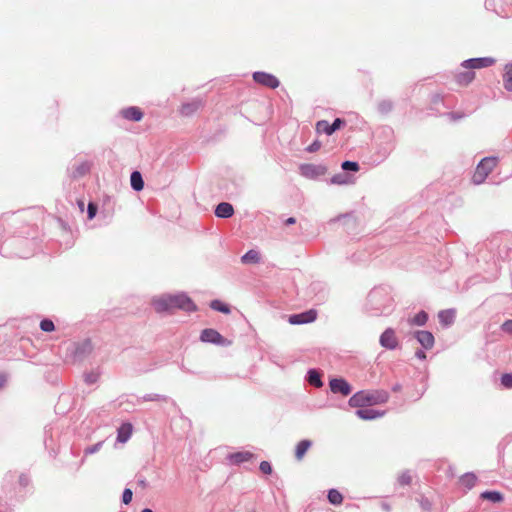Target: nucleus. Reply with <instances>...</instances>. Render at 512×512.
Here are the masks:
<instances>
[{
  "label": "nucleus",
  "instance_id": "nucleus-23",
  "mask_svg": "<svg viewBox=\"0 0 512 512\" xmlns=\"http://www.w3.org/2000/svg\"><path fill=\"white\" fill-rule=\"evenodd\" d=\"M322 372L319 369L316 368H310L308 369L305 380L313 387L315 388H321L324 385V382L322 380Z\"/></svg>",
  "mask_w": 512,
  "mask_h": 512
},
{
  "label": "nucleus",
  "instance_id": "nucleus-2",
  "mask_svg": "<svg viewBox=\"0 0 512 512\" xmlns=\"http://www.w3.org/2000/svg\"><path fill=\"white\" fill-rule=\"evenodd\" d=\"M366 311L372 316L389 314L393 309L391 289L387 286L374 287L367 296Z\"/></svg>",
  "mask_w": 512,
  "mask_h": 512
},
{
  "label": "nucleus",
  "instance_id": "nucleus-47",
  "mask_svg": "<svg viewBox=\"0 0 512 512\" xmlns=\"http://www.w3.org/2000/svg\"><path fill=\"white\" fill-rule=\"evenodd\" d=\"M259 469L263 474L267 475H270L273 472L271 463L266 460L260 462Z\"/></svg>",
  "mask_w": 512,
  "mask_h": 512
},
{
  "label": "nucleus",
  "instance_id": "nucleus-20",
  "mask_svg": "<svg viewBox=\"0 0 512 512\" xmlns=\"http://www.w3.org/2000/svg\"><path fill=\"white\" fill-rule=\"evenodd\" d=\"M234 207L229 202H220L218 205L215 206L214 214L216 217L221 219H228L231 218L234 215Z\"/></svg>",
  "mask_w": 512,
  "mask_h": 512
},
{
  "label": "nucleus",
  "instance_id": "nucleus-21",
  "mask_svg": "<svg viewBox=\"0 0 512 512\" xmlns=\"http://www.w3.org/2000/svg\"><path fill=\"white\" fill-rule=\"evenodd\" d=\"M120 113L124 119L133 122H140L144 117L143 111L137 106H129L124 108Z\"/></svg>",
  "mask_w": 512,
  "mask_h": 512
},
{
  "label": "nucleus",
  "instance_id": "nucleus-58",
  "mask_svg": "<svg viewBox=\"0 0 512 512\" xmlns=\"http://www.w3.org/2000/svg\"><path fill=\"white\" fill-rule=\"evenodd\" d=\"M448 115H449L450 117H452L453 119H460V118L462 117V115L457 114V113H455V112H450V113H448Z\"/></svg>",
  "mask_w": 512,
  "mask_h": 512
},
{
  "label": "nucleus",
  "instance_id": "nucleus-37",
  "mask_svg": "<svg viewBox=\"0 0 512 512\" xmlns=\"http://www.w3.org/2000/svg\"><path fill=\"white\" fill-rule=\"evenodd\" d=\"M394 108V103L390 99H383L378 103L377 110L382 115L389 114Z\"/></svg>",
  "mask_w": 512,
  "mask_h": 512
},
{
  "label": "nucleus",
  "instance_id": "nucleus-13",
  "mask_svg": "<svg viewBox=\"0 0 512 512\" xmlns=\"http://www.w3.org/2000/svg\"><path fill=\"white\" fill-rule=\"evenodd\" d=\"M92 164L89 161L73 163L67 168V173L71 179H79L87 175L91 170Z\"/></svg>",
  "mask_w": 512,
  "mask_h": 512
},
{
  "label": "nucleus",
  "instance_id": "nucleus-35",
  "mask_svg": "<svg viewBox=\"0 0 512 512\" xmlns=\"http://www.w3.org/2000/svg\"><path fill=\"white\" fill-rule=\"evenodd\" d=\"M210 308L213 309L214 311L221 312L223 314L231 313L230 306L219 299L212 300L210 302Z\"/></svg>",
  "mask_w": 512,
  "mask_h": 512
},
{
  "label": "nucleus",
  "instance_id": "nucleus-1",
  "mask_svg": "<svg viewBox=\"0 0 512 512\" xmlns=\"http://www.w3.org/2000/svg\"><path fill=\"white\" fill-rule=\"evenodd\" d=\"M152 305L158 313L169 312L173 309H179L187 313L196 312L198 310L197 305L185 292L164 294L154 298Z\"/></svg>",
  "mask_w": 512,
  "mask_h": 512
},
{
  "label": "nucleus",
  "instance_id": "nucleus-44",
  "mask_svg": "<svg viewBox=\"0 0 512 512\" xmlns=\"http://www.w3.org/2000/svg\"><path fill=\"white\" fill-rule=\"evenodd\" d=\"M97 212H98L97 203L90 201L87 206V218L89 220H92L97 215Z\"/></svg>",
  "mask_w": 512,
  "mask_h": 512
},
{
  "label": "nucleus",
  "instance_id": "nucleus-26",
  "mask_svg": "<svg viewBox=\"0 0 512 512\" xmlns=\"http://www.w3.org/2000/svg\"><path fill=\"white\" fill-rule=\"evenodd\" d=\"M313 442L309 439L300 440L295 447V458L297 461H301L308 450L312 447Z\"/></svg>",
  "mask_w": 512,
  "mask_h": 512
},
{
  "label": "nucleus",
  "instance_id": "nucleus-16",
  "mask_svg": "<svg viewBox=\"0 0 512 512\" xmlns=\"http://www.w3.org/2000/svg\"><path fill=\"white\" fill-rule=\"evenodd\" d=\"M331 222H342V225L348 233L353 232L357 227V217L354 212L341 214L331 219Z\"/></svg>",
  "mask_w": 512,
  "mask_h": 512
},
{
  "label": "nucleus",
  "instance_id": "nucleus-38",
  "mask_svg": "<svg viewBox=\"0 0 512 512\" xmlns=\"http://www.w3.org/2000/svg\"><path fill=\"white\" fill-rule=\"evenodd\" d=\"M168 397L158 393H150L145 394L142 397H136V402L140 403L141 401H168Z\"/></svg>",
  "mask_w": 512,
  "mask_h": 512
},
{
  "label": "nucleus",
  "instance_id": "nucleus-56",
  "mask_svg": "<svg viewBox=\"0 0 512 512\" xmlns=\"http://www.w3.org/2000/svg\"><path fill=\"white\" fill-rule=\"evenodd\" d=\"M6 381H7L6 375L3 373H0V389L4 387Z\"/></svg>",
  "mask_w": 512,
  "mask_h": 512
},
{
  "label": "nucleus",
  "instance_id": "nucleus-34",
  "mask_svg": "<svg viewBox=\"0 0 512 512\" xmlns=\"http://www.w3.org/2000/svg\"><path fill=\"white\" fill-rule=\"evenodd\" d=\"M327 499L331 505L338 506L343 502V495L335 488H331L327 492Z\"/></svg>",
  "mask_w": 512,
  "mask_h": 512
},
{
  "label": "nucleus",
  "instance_id": "nucleus-12",
  "mask_svg": "<svg viewBox=\"0 0 512 512\" xmlns=\"http://www.w3.org/2000/svg\"><path fill=\"white\" fill-rule=\"evenodd\" d=\"M329 388L333 394L348 396L352 393L351 384L343 377H334L329 380Z\"/></svg>",
  "mask_w": 512,
  "mask_h": 512
},
{
  "label": "nucleus",
  "instance_id": "nucleus-19",
  "mask_svg": "<svg viewBox=\"0 0 512 512\" xmlns=\"http://www.w3.org/2000/svg\"><path fill=\"white\" fill-rule=\"evenodd\" d=\"M255 458V454L249 451H238L230 453L227 456V460L231 465H240L244 462L251 461Z\"/></svg>",
  "mask_w": 512,
  "mask_h": 512
},
{
  "label": "nucleus",
  "instance_id": "nucleus-50",
  "mask_svg": "<svg viewBox=\"0 0 512 512\" xmlns=\"http://www.w3.org/2000/svg\"><path fill=\"white\" fill-rule=\"evenodd\" d=\"M136 477L138 486H140L142 489H146L148 487L146 478L140 474H137Z\"/></svg>",
  "mask_w": 512,
  "mask_h": 512
},
{
  "label": "nucleus",
  "instance_id": "nucleus-15",
  "mask_svg": "<svg viewBox=\"0 0 512 512\" xmlns=\"http://www.w3.org/2000/svg\"><path fill=\"white\" fill-rule=\"evenodd\" d=\"M380 345L387 350H395L398 347V340L393 328H386L379 338Z\"/></svg>",
  "mask_w": 512,
  "mask_h": 512
},
{
  "label": "nucleus",
  "instance_id": "nucleus-24",
  "mask_svg": "<svg viewBox=\"0 0 512 512\" xmlns=\"http://www.w3.org/2000/svg\"><path fill=\"white\" fill-rule=\"evenodd\" d=\"M455 316L456 310L454 308L441 310L438 313L439 322L443 327H450L455 321Z\"/></svg>",
  "mask_w": 512,
  "mask_h": 512
},
{
  "label": "nucleus",
  "instance_id": "nucleus-28",
  "mask_svg": "<svg viewBox=\"0 0 512 512\" xmlns=\"http://www.w3.org/2000/svg\"><path fill=\"white\" fill-rule=\"evenodd\" d=\"M480 498L483 500L490 501L494 504L501 503L504 500V496L497 490H486L480 494Z\"/></svg>",
  "mask_w": 512,
  "mask_h": 512
},
{
  "label": "nucleus",
  "instance_id": "nucleus-18",
  "mask_svg": "<svg viewBox=\"0 0 512 512\" xmlns=\"http://www.w3.org/2000/svg\"><path fill=\"white\" fill-rule=\"evenodd\" d=\"M355 415L362 420L370 421L383 417L385 415V411L370 407H362L355 411Z\"/></svg>",
  "mask_w": 512,
  "mask_h": 512
},
{
  "label": "nucleus",
  "instance_id": "nucleus-55",
  "mask_svg": "<svg viewBox=\"0 0 512 512\" xmlns=\"http://www.w3.org/2000/svg\"><path fill=\"white\" fill-rule=\"evenodd\" d=\"M381 509L385 512H390L391 511V506L389 503L387 502H382L381 503Z\"/></svg>",
  "mask_w": 512,
  "mask_h": 512
},
{
  "label": "nucleus",
  "instance_id": "nucleus-62",
  "mask_svg": "<svg viewBox=\"0 0 512 512\" xmlns=\"http://www.w3.org/2000/svg\"><path fill=\"white\" fill-rule=\"evenodd\" d=\"M318 287H320V283H314L312 284V289L316 290Z\"/></svg>",
  "mask_w": 512,
  "mask_h": 512
},
{
  "label": "nucleus",
  "instance_id": "nucleus-52",
  "mask_svg": "<svg viewBox=\"0 0 512 512\" xmlns=\"http://www.w3.org/2000/svg\"><path fill=\"white\" fill-rule=\"evenodd\" d=\"M29 482H30V479H29V477L27 475L21 474L19 476V484H20V486L26 487V486H28Z\"/></svg>",
  "mask_w": 512,
  "mask_h": 512
},
{
  "label": "nucleus",
  "instance_id": "nucleus-10",
  "mask_svg": "<svg viewBox=\"0 0 512 512\" xmlns=\"http://www.w3.org/2000/svg\"><path fill=\"white\" fill-rule=\"evenodd\" d=\"M253 81L270 89H276L280 85L279 79L268 72L255 71L252 74Z\"/></svg>",
  "mask_w": 512,
  "mask_h": 512
},
{
  "label": "nucleus",
  "instance_id": "nucleus-60",
  "mask_svg": "<svg viewBox=\"0 0 512 512\" xmlns=\"http://www.w3.org/2000/svg\"><path fill=\"white\" fill-rule=\"evenodd\" d=\"M181 370L185 373H190V374H194L193 371H191L190 369L186 368L184 365L181 366Z\"/></svg>",
  "mask_w": 512,
  "mask_h": 512
},
{
  "label": "nucleus",
  "instance_id": "nucleus-63",
  "mask_svg": "<svg viewBox=\"0 0 512 512\" xmlns=\"http://www.w3.org/2000/svg\"><path fill=\"white\" fill-rule=\"evenodd\" d=\"M141 512H154V511L150 508H144Z\"/></svg>",
  "mask_w": 512,
  "mask_h": 512
},
{
  "label": "nucleus",
  "instance_id": "nucleus-54",
  "mask_svg": "<svg viewBox=\"0 0 512 512\" xmlns=\"http://www.w3.org/2000/svg\"><path fill=\"white\" fill-rule=\"evenodd\" d=\"M296 223V218L295 217H289L287 218L285 221H284V224L286 226H291V225H294Z\"/></svg>",
  "mask_w": 512,
  "mask_h": 512
},
{
  "label": "nucleus",
  "instance_id": "nucleus-61",
  "mask_svg": "<svg viewBox=\"0 0 512 512\" xmlns=\"http://www.w3.org/2000/svg\"><path fill=\"white\" fill-rule=\"evenodd\" d=\"M49 431H50V429H48L47 427H45V437H47V435H48ZM44 443H45V445H47V438H45Z\"/></svg>",
  "mask_w": 512,
  "mask_h": 512
},
{
  "label": "nucleus",
  "instance_id": "nucleus-46",
  "mask_svg": "<svg viewBox=\"0 0 512 512\" xmlns=\"http://www.w3.org/2000/svg\"><path fill=\"white\" fill-rule=\"evenodd\" d=\"M501 385L507 389L512 388V373H504L500 378Z\"/></svg>",
  "mask_w": 512,
  "mask_h": 512
},
{
  "label": "nucleus",
  "instance_id": "nucleus-59",
  "mask_svg": "<svg viewBox=\"0 0 512 512\" xmlns=\"http://www.w3.org/2000/svg\"><path fill=\"white\" fill-rule=\"evenodd\" d=\"M422 507L424 509H428L430 507V503L427 499L422 502Z\"/></svg>",
  "mask_w": 512,
  "mask_h": 512
},
{
  "label": "nucleus",
  "instance_id": "nucleus-42",
  "mask_svg": "<svg viewBox=\"0 0 512 512\" xmlns=\"http://www.w3.org/2000/svg\"><path fill=\"white\" fill-rule=\"evenodd\" d=\"M99 376V373L94 371L86 372L84 373V382L87 385H93L98 381Z\"/></svg>",
  "mask_w": 512,
  "mask_h": 512
},
{
  "label": "nucleus",
  "instance_id": "nucleus-32",
  "mask_svg": "<svg viewBox=\"0 0 512 512\" xmlns=\"http://www.w3.org/2000/svg\"><path fill=\"white\" fill-rule=\"evenodd\" d=\"M353 182V177L347 173L341 172L333 175L330 179L331 184L347 185Z\"/></svg>",
  "mask_w": 512,
  "mask_h": 512
},
{
  "label": "nucleus",
  "instance_id": "nucleus-14",
  "mask_svg": "<svg viewBox=\"0 0 512 512\" xmlns=\"http://www.w3.org/2000/svg\"><path fill=\"white\" fill-rule=\"evenodd\" d=\"M496 62L493 57H477L464 60L461 64L466 69H481L492 66Z\"/></svg>",
  "mask_w": 512,
  "mask_h": 512
},
{
  "label": "nucleus",
  "instance_id": "nucleus-22",
  "mask_svg": "<svg viewBox=\"0 0 512 512\" xmlns=\"http://www.w3.org/2000/svg\"><path fill=\"white\" fill-rule=\"evenodd\" d=\"M203 105L204 102L201 99L195 98L190 102L183 103L180 108V113L183 116H191L203 107Z\"/></svg>",
  "mask_w": 512,
  "mask_h": 512
},
{
  "label": "nucleus",
  "instance_id": "nucleus-40",
  "mask_svg": "<svg viewBox=\"0 0 512 512\" xmlns=\"http://www.w3.org/2000/svg\"><path fill=\"white\" fill-rule=\"evenodd\" d=\"M341 168L344 173L357 172L360 169V165L357 161L345 160L341 164Z\"/></svg>",
  "mask_w": 512,
  "mask_h": 512
},
{
  "label": "nucleus",
  "instance_id": "nucleus-48",
  "mask_svg": "<svg viewBox=\"0 0 512 512\" xmlns=\"http://www.w3.org/2000/svg\"><path fill=\"white\" fill-rule=\"evenodd\" d=\"M501 331L508 334V335H512V319H507L505 320L501 327H500Z\"/></svg>",
  "mask_w": 512,
  "mask_h": 512
},
{
  "label": "nucleus",
  "instance_id": "nucleus-5",
  "mask_svg": "<svg viewBox=\"0 0 512 512\" xmlns=\"http://www.w3.org/2000/svg\"><path fill=\"white\" fill-rule=\"evenodd\" d=\"M30 244H33V242L31 240L24 239V238H12V239L6 240L2 243V245L0 246V252L2 255L7 256V257L15 256V257H19V258H28L33 254L32 251L25 252V251L17 250V251L12 252V251H9V249L14 246L15 247H24V246H27Z\"/></svg>",
  "mask_w": 512,
  "mask_h": 512
},
{
  "label": "nucleus",
  "instance_id": "nucleus-43",
  "mask_svg": "<svg viewBox=\"0 0 512 512\" xmlns=\"http://www.w3.org/2000/svg\"><path fill=\"white\" fill-rule=\"evenodd\" d=\"M412 482V477L409 473V471H404L400 474V476L398 477V483L401 485V486H408L410 485Z\"/></svg>",
  "mask_w": 512,
  "mask_h": 512
},
{
  "label": "nucleus",
  "instance_id": "nucleus-7",
  "mask_svg": "<svg viewBox=\"0 0 512 512\" xmlns=\"http://www.w3.org/2000/svg\"><path fill=\"white\" fill-rule=\"evenodd\" d=\"M200 340L204 343H210L221 347H228L232 341L221 335L216 329L205 328L201 331Z\"/></svg>",
  "mask_w": 512,
  "mask_h": 512
},
{
  "label": "nucleus",
  "instance_id": "nucleus-30",
  "mask_svg": "<svg viewBox=\"0 0 512 512\" xmlns=\"http://www.w3.org/2000/svg\"><path fill=\"white\" fill-rule=\"evenodd\" d=\"M459 482L467 490H471L477 482V476L473 472H466L460 478Z\"/></svg>",
  "mask_w": 512,
  "mask_h": 512
},
{
  "label": "nucleus",
  "instance_id": "nucleus-11",
  "mask_svg": "<svg viewBox=\"0 0 512 512\" xmlns=\"http://www.w3.org/2000/svg\"><path fill=\"white\" fill-rule=\"evenodd\" d=\"M318 312L315 309L289 315L288 322L291 325H302L314 322L317 319Z\"/></svg>",
  "mask_w": 512,
  "mask_h": 512
},
{
  "label": "nucleus",
  "instance_id": "nucleus-53",
  "mask_svg": "<svg viewBox=\"0 0 512 512\" xmlns=\"http://www.w3.org/2000/svg\"><path fill=\"white\" fill-rule=\"evenodd\" d=\"M415 357L419 360H425L426 359V352L424 349H418L415 352Z\"/></svg>",
  "mask_w": 512,
  "mask_h": 512
},
{
  "label": "nucleus",
  "instance_id": "nucleus-51",
  "mask_svg": "<svg viewBox=\"0 0 512 512\" xmlns=\"http://www.w3.org/2000/svg\"><path fill=\"white\" fill-rule=\"evenodd\" d=\"M443 103V98L441 95L439 94H434L432 95L431 97V104L434 105V106H437L439 104H442Z\"/></svg>",
  "mask_w": 512,
  "mask_h": 512
},
{
  "label": "nucleus",
  "instance_id": "nucleus-36",
  "mask_svg": "<svg viewBox=\"0 0 512 512\" xmlns=\"http://www.w3.org/2000/svg\"><path fill=\"white\" fill-rule=\"evenodd\" d=\"M429 319L428 313L424 310L419 311L409 320L410 324L416 326H424Z\"/></svg>",
  "mask_w": 512,
  "mask_h": 512
},
{
  "label": "nucleus",
  "instance_id": "nucleus-41",
  "mask_svg": "<svg viewBox=\"0 0 512 512\" xmlns=\"http://www.w3.org/2000/svg\"><path fill=\"white\" fill-rule=\"evenodd\" d=\"M39 326L43 332H53L55 330L54 322L50 318H43Z\"/></svg>",
  "mask_w": 512,
  "mask_h": 512
},
{
  "label": "nucleus",
  "instance_id": "nucleus-6",
  "mask_svg": "<svg viewBox=\"0 0 512 512\" xmlns=\"http://www.w3.org/2000/svg\"><path fill=\"white\" fill-rule=\"evenodd\" d=\"M497 157L489 156L484 157L478 163L476 170L473 174L472 180L475 184H481L485 181L489 173L496 166Z\"/></svg>",
  "mask_w": 512,
  "mask_h": 512
},
{
  "label": "nucleus",
  "instance_id": "nucleus-9",
  "mask_svg": "<svg viewBox=\"0 0 512 512\" xmlns=\"http://www.w3.org/2000/svg\"><path fill=\"white\" fill-rule=\"evenodd\" d=\"M345 125L346 121L343 118H335L332 123H329L327 120H320L316 123V130L318 133L323 132L326 135L331 136Z\"/></svg>",
  "mask_w": 512,
  "mask_h": 512
},
{
  "label": "nucleus",
  "instance_id": "nucleus-57",
  "mask_svg": "<svg viewBox=\"0 0 512 512\" xmlns=\"http://www.w3.org/2000/svg\"><path fill=\"white\" fill-rule=\"evenodd\" d=\"M402 389V385L400 383H395L391 386V390L393 392H399Z\"/></svg>",
  "mask_w": 512,
  "mask_h": 512
},
{
  "label": "nucleus",
  "instance_id": "nucleus-33",
  "mask_svg": "<svg viewBox=\"0 0 512 512\" xmlns=\"http://www.w3.org/2000/svg\"><path fill=\"white\" fill-rule=\"evenodd\" d=\"M474 78L475 72L473 71L460 72L456 75V82L461 86H467L474 80Z\"/></svg>",
  "mask_w": 512,
  "mask_h": 512
},
{
  "label": "nucleus",
  "instance_id": "nucleus-49",
  "mask_svg": "<svg viewBox=\"0 0 512 512\" xmlns=\"http://www.w3.org/2000/svg\"><path fill=\"white\" fill-rule=\"evenodd\" d=\"M321 148V142L319 140H314L310 145L307 146L306 151L309 153H314Z\"/></svg>",
  "mask_w": 512,
  "mask_h": 512
},
{
  "label": "nucleus",
  "instance_id": "nucleus-31",
  "mask_svg": "<svg viewBox=\"0 0 512 512\" xmlns=\"http://www.w3.org/2000/svg\"><path fill=\"white\" fill-rule=\"evenodd\" d=\"M503 86L506 91L512 92V62L507 63L504 67Z\"/></svg>",
  "mask_w": 512,
  "mask_h": 512
},
{
  "label": "nucleus",
  "instance_id": "nucleus-64",
  "mask_svg": "<svg viewBox=\"0 0 512 512\" xmlns=\"http://www.w3.org/2000/svg\"><path fill=\"white\" fill-rule=\"evenodd\" d=\"M79 206H80V208H81V210H82V209H83V206H84V203H83V202H80V203H79Z\"/></svg>",
  "mask_w": 512,
  "mask_h": 512
},
{
  "label": "nucleus",
  "instance_id": "nucleus-4",
  "mask_svg": "<svg viewBox=\"0 0 512 512\" xmlns=\"http://www.w3.org/2000/svg\"><path fill=\"white\" fill-rule=\"evenodd\" d=\"M93 351V344L89 338L82 341L73 342L67 348L66 356L73 363L84 361Z\"/></svg>",
  "mask_w": 512,
  "mask_h": 512
},
{
  "label": "nucleus",
  "instance_id": "nucleus-25",
  "mask_svg": "<svg viewBox=\"0 0 512 512\" xmlns=\"http://www.w3.org/2000/svg\"><path fill=\"white\" fill-rule=\"evenodd\" d=\"M133 432V426L130 422H124L120 425V427L117 429V442L119 443H126Z\"/></svg>",
  "mask_w": 512,
  "mask_h": 512
},
{
  "label": "nucleus",
  "instance_id": "nucleus-29",
  "mask_svg": "<svg viewBox=\"0 0 512 512\" xmlns=\"http://www.w3.org/2000/svg\"><path fill=\"white\" fill-rule=\"evenodd\" d=\"M261 261V255L257 250L250 249L241 257V262L245 265L258 264Z\"/></svg>",
  "mask_w": 512,
  "mask_h": 512
},
{
  "label": "nucleus",
  "instance_id": "nucleus-17",
  "mask_svg": "<svg viewBox=\"0 0 512 512\" xmlns=\"http://www.w3.org/2000/svg\"><path fill=\"white\" fill-rule=\"evenodd\" d=\"M414 337L424 350H430L433 348L435 338L432 332L427 330H418L414 332Z\"/></svg>",
  "mask_w": 512,
  "mask_h": 512
},
{
  "label": "nucleus",
  "instance_id": "nucleus-45",
  "mask_svg": "<svg viewBox=\"0 0 512 512\" xmlns=\"http://www.w3.org/2000/svg\"><path fill=\"white\" fill-rule=\"evenodd\" d=\"M132 498H133V491L130 488H125L122 492L121 502L124 505H128L131 503Z\"/></svg>",
  "mask_w": 512,
  "mask_h": 512
},
{
  "label": "nucleus",
  "instance_id": "nucleus-3",
  "mask_svg": "<svg viewBox=\"0 0 512 512\" xmlns=\"http://www.w3.org/2000/svg\"><path fill=\"white\" fill-rule=\"evenodd\" d=\"M389 399V394L385 390H377L374 392H367L360 390L354 393L348 400L351 407L362 408L370 407L377 404L386 403Z\"/></svg>",
  "mask_w": 512,
  "mask_h": 512
},
{
  "label": "nucleus",
  "instance_id": "nucleus-39",
  "mask_svg": "<svg viewBox=\"0 0 512 512\" xmlns=\"http://www.w3.org/2000/svg\"><path fill=\"white\" fill-rule=\"evenodd\" d=\"M103 444H104V441H99V442H97V443H95L93 445L85 447L84 450H83L84 457L82 458L81 463H84L85 458L87 456L95 454L98 451H100V449L102 448Z\"/></svg>",
  "mask_w": 512,
  "mask_h": 512
},
{
  "label": "nucleus",
  "instance_id": "nucleus-8",
  "mask_svg": "<svg viewBox=\"0 0 512 512\" xmlns=\"http://www.w3.org/2000/svg\"><path fill=\"white\" fill-rule=\"evenodd\" d=\"M300 174L308 179H316L327 173V167L321 164L304 163L299 166Z\"/></svg>",
  "mask_w": 512,
  "mask_h": 512
},
{
  "label": "nucleus",
  "instance_id": "nucleus-27",
  "mask_svg": "<svg viewBox=\"0 0 512 512\" xmlns=\"http://www.w3.org/2000/svg\"><path fill=\"white\" fill-rule=\"evenodd\" d=\"M144 179L140 171L134 170L130 174V185L131 188L136 191L140 192L144 188Z\"/></svg>",
  "mask_w": 512,
  "mask_h": 512
}]
</instances>
